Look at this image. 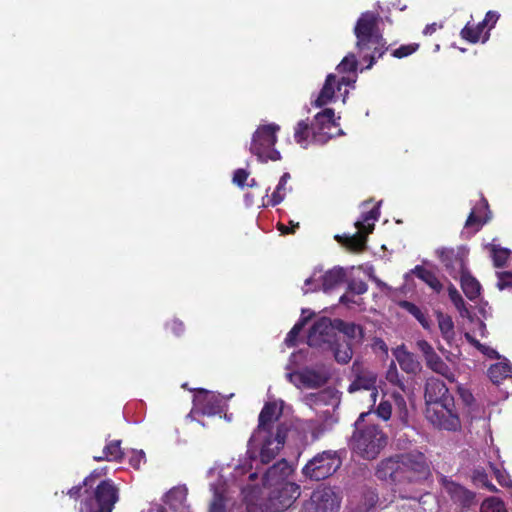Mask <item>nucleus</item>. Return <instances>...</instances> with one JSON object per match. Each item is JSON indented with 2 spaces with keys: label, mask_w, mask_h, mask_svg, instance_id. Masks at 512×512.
Segmentation results:
<instances>
[{
  "label": "nucleus",
  "mask_w": 512,
  "mask_h": 512,
  "mask_svg": "<svg viewBox=\"0 0 512 512\" xmlns=\"http://www.w3.org/2000/svg\"><path fill=\"white\" fill-rule=\"evenodd\" d=\"M334 327H336L337 331L343 333L350 340L361 342L364 338L363 328L353 322H345L341 319H334Z\"/></svg>",
  "instance_id": "nucleus-26"
},
{
  "label": "nucleus",
  "mask_w": 512,
  "mask_h": 512,
  "mask_svg": "<svg viewBox=\"0 0 512 512\" xmlns=\"http://www.w3.org/2000/svg\"><path fill=\"white\" fill-rule=\"evenodd\" d=\"M88 488H89V486H84L83 482H82L81 484L73 486L71 489H69L67 494L71 498L77 500L80 497H82L83 495L86 496L85 489H88Z\"/></svg>",
  "instance_id": "nucleus-54"
},
{
  "label": "nucleus",
  "mask_w": 512,
  "mask_h": 512,
  "mask_svg": "<svg viewBox=\"0 0 512 512\" xmlns=\"http://www.w3.org/2000/svg\"><path fill=\"white\" fill-rule=\"evenodd\" d=\"M485 27H486V21L480 22L476 27H470L469 24H467L461 30V36H462V38H464L472 43H476L480 39L481 33Z\"/></svg>",
  "instance_id": "nucleus-39"
},
{
  "label": "nucleus",
  "mask_w": 512,
  "mask_h": 512,
  "mask_svg": "<svg viewBox=\"0 0 512 512\" xmlns=\"http://www.w3.org/2000/svg\"><path fill=\"white\" fill-rule=\"evenodd\" d=\"M340 500L331 487L318 488L305 501L301 512H338Z\"/></svg>",
  "instance_id": "nucleus-12"
},
{
  "label": "nucleus",
  "mask_w": 512,
  "mask_h": 512,
  "mask_svg": "<svg viewBox=\"0 0 512 512\" xmlns=\"http://www.w3.org/2000/svg\"><path fill=\"white\" fill-rule=\"evenodd\" d=\"M269 490L267 498L260 505L270 512L288 509L301 494L300 486L296 483H284V486H275Z\"/></svg>",
  "instance_id": "nucleus-11"
},
{
  "label": "nucleus",
  "mask_w": 512,
  "mask_h": 512,
  "mask_svg": "<svg viewBox=\"0 0 512 512\" xmlns=\"http://www.w3.org/2000/svg\"><path fill=\"white\" fill-rule=\"evenodd\" d=\"M89 491L80 502L79 512H112L119 501V488L111 479H104Z\"/></svg>",
  "instance_id": "nucleus-4"
},
{
  "label": "nucleus",
  "mask_w": 512,
  "mask_h": 512,
  "mask_svg": "<svg viewBox=\"0 0 512 512\" xmlns=\"http://www.w3.org/2000/svg\"><path fill=\"white\" fill-rule=\"evenodd\" d=\"M339 337L334 327V319L322 317L315 321L310 328L307 343L309 347L326 352L337 344Z\"/></svg>",
  "instance_id": "nucleus-10"
},
{
  "label": "nucleus",
  "mask_w": 512,
  "mask_h": 512,
  "mask_svg": "<svg viewBox=\"0 0 512 512\" xmlns=\"http://www.w3.org/2000/svg\"><path fill=\"white\" fill-rule=\"evenodd\" d=\"M393 355L396 358L400 368L407 374L416 375L422 370V365L417 357L407 351L405 345L398 346Z\"/></svg>",
  "instance_id": "nucleus-20"
},
{
  "label": "nucleus",
  "mask_w": 512,
  "mask_h": 512,
  "mask_svg": "<svg viewBox=\"0 0 512 512\" xmlns=\"http://www.w3.org/2000/svg\"><path fill=\"white\" fill-rule=\"evenodd\" d=\"M492 259L495 267H503L510 259L511 251L506 248H501L497 245L491 246Z\"/></svg>",
  "instance_id": "nucleus-38"
},
{
  "label": "nucleus",
  "mask_w": 512,
  "mask_h": 512,
  "mask_svg": "<svg viewBox=\"0 0 512 512\" xmlns=\"http://www.w3.org/2000/svg\"><path fill=\"white\" fill-rule=\"evenodd\" d=\"M375 475L395 485L421 483L431 476V469L425 454L412 450L380 461Z\"/></svg>",
  "instance_id": "nucleus-2"
},
{
  "label": "nucleus",
  "mask_w": 512,
  "mask_h": 512,
  "mask_svg": "<svg viewBox=\"0 0 512 512\" xmlns=\"http://www.w3.org/2000/svg\"><path fill=\"white\" fill-rule=\"evenodd\" d=\"M342 461L337 451L327 450L315 455L304 466L302 472L306 477L319 481L333 475Z\"/></svg>",
  "instance_id": "nucleus-8"
},
{
  "label": "nucleus",
  "mask_w": 512,
  "mask_h": 512,
  "mask_svg": "<svg viewBox=\"0 0 512 512\" xmlns=\"http://www.w3.org/2000/svg\"><path fill=\"white\" fill-rule=\"evenodd\" d=\"M418 44L402 45L392 52V55L396 58H403L411 55L418 49Z\"/></svg>",
  "instance_id": "nucleus-51"
},
{
  "label": "nucleus",
  "mask_w": 512,
  "mask_h": 512,
  "mask_svg": "<svg viewBox=\"0 0 512 512\" xmlns=\"http://www.w3.org/2000/svg\"><path fill=\"white\" fill-rule=\"evenodd\" d=\"M250 172L246 169H237L234 171L232 176V182L240 188H244L246 186V181L248 180Z\"/></svg>",
  "instance_id": "nucleus-47"
},
{
  "label": "nucleus",
  "mask_w": 512,
  "mask_h": 512,
  "mask_svg": "<svg viewBox=\"0 0 512 512\" xmlns=\"http://www.w3.org/2000/svg\"><path fill=\"white\" fill-rule=\"evenodd\" d=\"M425 362L428 368L434 372L441 374L442 376L451 379L453 377L449 366L441 359V357L435 352V350L425 358Z\"/></svg>",
  "instance_id": "nucleus-30"
},
{
  "label": "nucleus",
  "mask_w": 512,
  "mask_h": 512,
  "mask_svg": "<svg viewBox=\"0 0 512 512\" xmlns=\"http://www.w3.org/2000/svg\"><path fill=\"white\" fill-rule=\"evenodd\" d=\"M393 403L395 410V418L400 422L402 427L408 425L409 412L407 409L406 401L400 394H393Z\"/></svg>",
  "instance_id": "nucleus-35"
},
{
  "label": "nucleus",
  "mask_w": 512,
  "mask_h": 512,
  "mask_svg": "<svg viewBox=\"0 0 512 512\" xmlns=\"http://www.w3.org/2000/svg\"><path fill=\"white\" fill-rule=\"evenodd\" d=\"M393 411V404L389 400H381L376 408V414L379 418L387 421L391 418Z\"/></svg>",
  "instance_id": "nucleus-45"
},
{
  "label": "nucleus",
  "mask_w": 512,
  "mask_h": 512,
  "mask_svg": "<svg viewBox=\"0 0 512 512\" xmlns=\"http://www.w3.org/2000/svg\"><path fill=\"white\" fill-rule=\"evenodd\" d=\"M145 459V453L141 451L134 452V454L131 456L129 463L132 467L138 469L140 467V463L142 460Z\"/></svg>",
  "instance_id": "nucleus-57"
},
{
  "label": "nucleus",
  "mask_w": 512,
  "mask_h": 512,
  "mask_svg": "<svg viewBox=\"0 0 512 512\" xmlns=\"http://www.w3.org/2000/svg\"><path fill=\"white\" fill-rule=\"evenodd\" d=\"M280 127L276 124L262 125L254 132L250 144V151L256 155L261 162L268 160L277 161L281 159L280 152L274 148L277 142L276 133Z\"/></svg>",
  "instance_id": "nucleus-5"
},
{
  "label": "nucleus",
  "mask_w": 512,
  "mask_h": 512,
  "mask_svg": "<svg viewBox=\"0 0 512 512\" xmlns=\"http://www.w3.org/2000/svg\"><path fill=\"white\" fill-rule=\"evenodd\" d=\"M499 290L512 288V272H497Z\"/></svg>",
  "instance_id": "nucleus-50"
},
{
  "label": "nucleus",
  "mask_w": 512,
  "mask_h": 512,
  "mask_svg": "<svg viewBox=\"0 0 512 512\" xmlns=\"http://www.w3.org/2000/svg\"><path fill=\"white\" fill-rule=\"evenodd\" d=\"M342 83L348 84L349 81L345 77H342L341 81H338L334 74H329L317 99L314 101V105L316 107H322L329 103L333 99L336 90H340Z\"/></svg>",
  "instance_id": "nucleus-22"
},
{
  "label": "nucleus",
  "mask_w": 512,
  "mask_h": 512,
  "mask_svg": "<svg viewBox=\"0 0 512 512\" xmlns=\"http://www.w3.org/2000/svg\"><path fill=\"white\" fill-rule=\"evenodd\" d=\"M480 512H506V510L501 500L489 498L482 503Z\"/></svg>",
  "instance_id": "nucleus-41"
},
{
  "label": "nucleus",
  "mask_w": 512,
  "mask_h": 512,
  "mask_svg": "<svg viewBox=\"0 0 512 512\" xmlns=\"http://www.w3.org/2000/svg\"><path fill=\"white\" fill-rule=\"evenodd\" d=\"M346 277V272L342 267H334L333 269L327 271L322 278V290L325 293L330 292L337 286H339Z\"/></svg>",
  "instance_id": "nucleus-25"
},
{
  "label": "nucleus",
  "mask_w": 512,
  "mask_h": 512,
  "mask_svg": "<svg viewBox=\"0 0 512 512\" xmlns=\"http://www.w3.org/2000/svg\"><path fill=\"white\" fill-rule=\"evenodd\" d=\"M400 306L411 315H413L423 326V328L428 329L430 327L428 317L421 311L418 306L409 301H401Z\"/></svg>",
  "instance_id": "nucleus-37"
},
{
  "label": "nucleus",
  "mask_w": 512,
  "mask_h": 512,
  "mask_svg": "<svg viewBox=\"0 0 512 512\" xmlns=\"http://www.w3.org/2000/svg\"><path fill=\"white\" fill-rule=\"evenodd\" d=\"M310 131H312V129L308 123H306L303 120L298 122L294 134L296 142L298 144H302L304 141H306L307 138L309 137Z\"/></svg>",
  "instance_id": "nucleus-43"
},
{
  "label": "nucleus",
  "mask_w": 512,
  "mask_h": 512,
  "mask_svg": "<svg viewBox=\"0 0 512 512\" xmlns=\"http://www.w3.org/2000/svg\"><path fill=\"white\" fill-rule=\"evenodd\" d=\"M499 18V15L494 11L487 12L485 19L483 21H486V25L488 22H493L495 24Z\"/></svg>",
  "instance_id": "nucleus-64"
},
{
  "label": "nucleus",
  "mask_w": 512,
  "mask_h": 512,
  "mask_svg": "<svg viewBox=\"0 0 512 512\" xmlns=\"http://www.w3.org/2000/svg\"><path fill=\"white\" fill-rule=\"evenodd\" d=\"M353 369L356 371V377L354 381L349 385L348 391L350 393H353L360 389L371 391L370 397L375 403L376 397L378 395V391L375 386L377 374L372 371L364 369L359 370L358 368H356V362L353 364Z\"/></svg>",
  "instance_id": "nucleus-18"
},
{
  "label": "nucleus",
  "mask_w": 512,
  "mask_h": 512,
  "mask_svg": "<svg viewBox=\"0 0 512 512\" xmlns=\"http://www.w3.org/2000/svg\"><path fill=\"white\" fill-rule=\"evenodd\" d=\"M365 499H366V504L368 505L369 508H371V507L375 506L376 502L378 501V495L373 491H369L366 494Z\"/></svg>",
  "instance_id": "nucleus-62"
},
{
  "label": "nucleus",
  "mask_w": 512,
  "mask_h": 512,
  "mask_svg": "<svg viewBox=\"0 0 512 512\" xmlns=\"http://www.w3.org/2000/svg\"><path fill=\"white\" fill-rule=\"evenodd\" d=\"M474 482L481 487H484L488 489L491 492L497 491L495 485H493L489 480L488 476L485 472L480 470H475L474 476H473Z\"/></svg>",
  "instance_id": "nucleus-46"
},
{
  "label": "nucleus",
  "mask_w": 512,
  "mask_h": 512,
  "mask_svg": "<svg viewBox=\"0 0 512 512\" xmlns=\"http://www.w3.org/2000/svg\"><path fill=\"white\" fill-rule=\"evenodd\" d=\"M306 322H307V319L305 318V319L300 320L293 326V328L290 330V332L288 333V335L285 339V343L287 346L292 347L296 344V339H297L299 333L304 328Z\"/></svg>",
  "instance_id": "nucleus-44"
},
{
  "label": "nucleus",
  "mask_w": 512,
  "mask_h": 512,
  "mask_svg": "<svg viewBox=\"0 0 512 512\" xmlns=\"http://www.w3.org/2000/svg\"><path fill=\"white\" fill-rule=\"evenodd\" d=\"M312 129V141L319 145L326 144L329 139H331V136H327L326 134L322 133V130L316 129L314 126L311 127Z\"/></svg>",
  "instance_id": "nucleus-53"
},
{
  "label": "nucleus",
  "mask_w": 512,
  "mask_h": 512,
  "mask_svg": "<svg viewBox=\"0 0 512 512\" xmlns=\"http://www.w3.org/2000/svg\"><path fill=\"white\" fill-rule=\"evenodd\" d=\"M330 351L333 352L336 362L342 365L347 364L353 356L352 345L346 341L340 342L338 340L337 344L333 345Z\"/></svg>",
  "instance_id": "nucleus-34"
},
{
  "label": "nucleus",
  "mask_w": 512,
  "mask_h": 512,
  "mask_svg": "<svg viewBox=\"0 0 512 512\" xmlns=\"http://www.w3.org/2000/svg\"><path fill=\"white\" fill-rule=\"evenodd\" d=\"M194 407L203 415L214 416L221 414L223 409V397L219 393L198 390L193 399Z\"/></svg>",
  "instance_id": "nucleus-15"
},
{
  "label": "nucleus",
  "mask_w": 512,
  "mask_h": 512,
  "mask_svg": "<svg viewBox=\"0 0 512 512\" xmlns=\"http://www.w3.org/2000/svg\"><path fill=\"white\" fill-rule=\"evenodd\" d=\"M411 273L425 282L435 292L439 293L443 289L442 283L432 271L417 265L414 269L411 270Z\"/></svg>",
  "instance_id": "nucleus-28"
},
{
  "label": "nucleus",
  "mask_w": 512,
  "mask_h": 512,
  "mask_svg": "<svg viewBox=\"0 0 512 512\" xmlns=\"http://www.w3.org/2000/svg\"><path fill=\"white\" fill-rule=\"evenodd\" d=\"M379 216V210L378 208H373L369 212L365 213L363 215L362 220H359L355 223L356 228L358 229V232L355 233L352 236H336V240L341 243L342 245L346 246L348 249L352 251H361L365 248L366 241H367V234L370 233L374 226L369 225V230L363 233V230L365 229V222H368L370 220H377Z\"/></svg>",
  "instance_id": "nucleus-13"
},
{
  "label": "nucleus",
  "mask_w": 512,
  "mask_h": 512,
  "mask_svg": "<svg viewBox=\"0 0 512 512\" xmlns=\"http://www.w3.org/2000/svg\"><path fill=\"white\" fill-rule=\"evenodd\" d=\"M121 440H111L106 443L100 455L93 456L96 462L114 461L121 462L124 458V451L121 447Z\"/></svg>",
  "instance_id": "nucleus-24"
},
{
  "label": "nucleus",
  "mask_w": 512,
  "mask_h": 512,
  "mask_svg": "<svg viewBox=\"0 0 512 512\" xmlns=\"http://www.w3.org/2000/svg\"><path fill=\"white\" fill-rule=\"evenodd\" d=\"M185 499L186 493L184 490L174 487L165 494L163 502L173 511H178L183 508Z\"/></svg>",
  "instance_id": "nucleus-33"
},
{
  "label": "nucleus",
  "mask_w": 512,
  "mask_h": 512,
  "mask_svg": "<svg viewBox=\"0 0 512 512\" xmlns=\"http://www.w3.org/2000/svg\"><path fill=\"white\" fill-rule=\"evenodd\" d=\"M347 288L353 294L362 295L367 292L368 285L362 280H351Z\"/></svg>",
  "instance_id": "nucleus-49"
},
{
  "label": "nucleus",
  "mask_w": 512,
  "mask_h": 512,
  "mask_svg": "<svg viewBox=\"0 0 512 512\" xmlns=\"http://www.w3.org/2000/svg\"><path fill=\"white\" fill-rule=\"evenodd\" d=\"M286 378H287V380L290 383H292L296 387L302 386V384H301V370L300 371H294V372L287 373L286 374Z\"/></svg>",
  "instance_id": "nucleus-59"
},
{
  "label": "nucleus",
  "mask_w": 512,
  "mask_h": 512,
  "mask_svg": "<svg viewBox=\"0 0 512 512\" xmlns=\"http://www.w3.org/2000/svg\"><path fill=\"white\" fill-rule=\"evenodd\" d=\"M438 326L441 335L448 344H452L455 339L454 323L449 315L437 312Z\"/></svg>",
  "instance_id": "nucleus-32"
},
{
  "label": "nucleus",
  "mask_w": 512,
  "mask_h": 512,
  "mask_svg": "<svg viewBox=\"0 0 512 512\" xmlns=\"http://www.w3.org/2000/svg\"><path fill=\"white\" fill-rule=\"evenodd\" d=\"M289 179L290 174L288 172H285L281 176L279 183L276 187V190L272 193V197L270 200L272 206H276L283 201L285 196V193L283 191L285 190V185Z\"/></svg>",
  "instance_id": "nucleus-40"
},
{
  "label": "nucleus",
  "mask_w": 512,
  "mask_h": 512,
  "mask_svg": "<svg viewBox=\"0 0 512 512\" xmlns=\"http://www.w3.org/2000/svg\"><path fill=\"white\" fill-rule=\"evenodd\" d=\"M287 435V428L284 425H278L275 433L262 434L256 441L248 442L247 455L239 459L231 473V480L241 495L251 501L254 495L248 492L252 487L253 492L258 490V475L260 465L264 466L272 461L284 446Z\"/></svg>",
  "instance_id": "nucleus-1"
},
{
  "label": "nucleus",
  "mask_w": 512,
  "mask_h": 512,
  "mask_svg": "<svg viewBox=\"0 0 512 512\" xmlns=\"http://www.w3.org/2000/svg\"><path fill=\"white\" fill-rule=\"evenodd\" d=\"M486 221H481L480 218L478 216L475 215L474 211H472L470 213V215L468 216L467 220H466V223H465V227H471L472 225L474 224H484Z\"/></svg>",
  "instance_id": "nucleus-61"
},
{
  "label": "nucleus",
  "mask_w": 512,
  "mask_h": 512,
  "mask_svg": "<svg viewBox=\"0 0 512 512\" xmlns=\"http://www.w3.org/2000/svg\"><path fill=\"white\" fill-rule=\"evenodd\" d=\"M292 473L293 468L285 459H281L265 470L260 468L259 474H261V478H258V490L253 492L252 487L248 488V492L254 495L253 500L249 501L244 497V495H242L247 507L249 508L250 506L257 504L261 490L260 484L265 488L272 489L275 486H284V483H293L292 481H289V477Z\"/></svg>",
  "instance_id": "nucleus-6"
},
{
  "label": "nucleus",
  "mask_w": 512,
  "mask_h": 512,
  "mask_svg": "<svg viewBox=\"0 0 512 512\" xmlns=\"http://www.w3.org/2000/svg\"><path fill=\"white\" fill-rule=\"evenodd\" d=\"M425 417L433 426L439 429L456 431L460 427L454 399H448L447 402L443 403L426 405Z\"/></svg>",
  "instance_id": "nucleus-9"
},
{
  "label": "nucleus",
  "mask_w": 512,
  "mask_h": 512,
  "mask_svg": "<svg viewBox=\"0 0 512 512\" xmlns=\"http://www.w3.org/2000/svg\"><path fill=\"white\" fill-rule=\"evenodd\" d=\"M416 346L422 352L424 359L434 351V348L426 340L417 341Z\"/></svg>",
  "instance_id": "nucleus-56"
},
{
  "label": "nucleus",
  "mask_w": 512,
  "mask_h": 512,
  "mask_svg": "<svg viewBox=\"0 0 512 512\" xmlns=\"http://www.w3.org/2000/svg\"><path fill=\"white\" fill-rule=\"evenodd\" d=\"M330 379V374L324 368L305 367L301 370V384L310 389L324 386Z\"/></svg>",
  "instance_id": "nucleus-21"
},
{
  "label": "nucleus",
  "mask_w": 512,
  "mask_h": 512,
  "mask_svg": "<svg viewBox=\"0 0 512 512\" xmlns=\"http://www.w3.org/2000/svg\"><path fill=\"white\" fill-rule=\"evenodd\" d=\"M458 278L460 279L461 288H462L463 292L465 293V295L470 300L476 299L480 294V288H481L480 283L476 280V278H474L470 274L468 269L463 271V273H461L458 276Z\"/></svg>",
  "instance_id": "nucleus-27"
},
{
  "label": "nucleus",
  "mask_w": 512,
  "mask_h": 512,
  "mask_svg": "<svg viewBox=\"0 0 512 512\" xmlns=\"http://www.w3.org/2000/svg\"><path fill=\"white\" fill-rule=\"evenodd\" d=\"M101 477H103L102 473H100L99 468H96L87 477L84 478L83 485L92 488L96 479Z\"/></svg>",
  "instance_id": "nucleus-55"
},
{
  "label": "nucleus",
  "mask_w": 512,
  "mask_h": 512,
  "mask_svg": "<svg viewBox=\"0 0 512 512\" xmlns=\"http://www.w3.org/2000/svg\"><path fill=\"white\" fill-rule=\"evenodd\" d=\"M436 254L444 265L445 270L454 279H458V276L467 269V252L464 248H458L457 250L453 248H439L436 250Z\"/></svg>",
  "instance_id": "nucleus-14"
},
{
  "label": "nucleus",
  "mask_w": 512,
  "mask_h": 512,
  "mask_svg": "<svg viewBox=\"0 0 512 512\" xmlns=\"http://www.w3.org/2000/svg\"><path fill=\"white\" fill-rule=\"evenodd\" d=\"M512 376V365L499 362L492 365L488 370V377L494 384H499L503 380Z\"/></svg>",
  "instance_id": "nucleus-31"
},
{
  "label": "nucleus",
  "mask_w": 512,
  "mask_h": 512,
  "mask_svg": "<svg viewBox=\"0 0 512 512\" xmlns=\"http://www.w3.org/2000/svg\"><path fill=\"white\" fill-rule=\"evenodd\" d=\"M448 295L455 307L461 306L465 303L464 299L453 284H450L448 287Z\"/></svg>",
  "instance_id": "nucleus-52"
},
{
  "label": "nucleus",
  "mask_w": 512,
  "mask_h": 512,
  "mask_svg": "<svg viewBox=\"0 0 512 512\" xmlns=\"http://www.w3.org/2000/svg\"><path fill=\"white\" fill-rule=\"evenodd\" d=\"M357 60L353 53H349L337 66L340 73L354 72L357 69Z\"/></svg>",
  "instance_id": "nucleus-42"
},
{
  "label": "nucleus",
  "mask_w": 512,
  "mask_h": 512,
  "mask_svg": "<svg viewBox=\"0 0 512 512\" xmlns=\"http://www.w3.org/2000/svg\"><path fill=\"white\" fill-rule=\"evenodd\" d=\"M386 379L393 385H397L399 387H403V383L400 379V375L398 373L397 367L394 362H392L387 370Z\"/></svg>",
  "instance_id": "nucleus-48"
},
{
  "label": "nucleus",
  "mask_w": 512,
  "mask_h": 512,
  "mask_svg": "<svg viewBox=\"0 0 512 512\" xmlns=\"http://www.w3.org/2000/svg\"><path fill=\"white\" fill-rule=\"evenodd\" d=\"M281 414L282 409L278 408L275 402L266 403L259 414L258 427L251 436V442L256 441L262 434L273 433L274 423Z\"/></svg>",
  "instance_id": "nucleus-17"
},
{
  "label": "nucleus",
  "mask_w": 512,
  "mask_h": 512,
  "mask_svg": "<svg viewBox=\"0 0 512 512\" xmlns=\"http://www.w3.org/2000/svg\"><path fill=\"white\" fill-rule=\"evenodd\" d=\"M371 48H373L372 54L376 55V59L381 58L383 56V54L385 53V51L387 50L385 45H372Z\"/></svg>",
  "instance_id": "nucleus-63"
},
{
  "label": "nucleus",
  "mask_w": 512,
  "mask_h": 512,
  "mask_svg": "<svg viewBox=\"0 0 512 512\" xmlns=\"http://www.w3.org/2000/svg\"><path fill=\"white\" fill-rule=\"evenodd\" d=\"M210 479L209 487L213 492V500L210 503L209 512H224V476L223 467L215 465L208 471Z\"/></svg>",
  "instance_id": "nucleus-16"
},
{
  "label": "nucleus",
  "mask_w": 512,
  "mask_h": 512,
  "mask_svg": "<svg viewBox=\"0 0 512 512\" xmlns=\"http://www.w3.org/2000/svg\"><path fill=\"white\" fill-rule=\"evenodd\" d=\"M329 125L337 126L338 124L334 121V110L326 108L315 116V121L311 127L314 126L318 130H323Z\"/></svg>",
  "instance_id": "nucleus-36"
},
{
  "label": "nucleus",
  "mask_w": 512,
  "mask_h": 512,
  "mask_svg": "<svg viewBox=\"0 0 512 512\" xmlns=\"http://www.w3.org/2000/svg\"><path fill=\"white\" fill-rule=\"evenodd\" d=\"M368 413H361L355 422V431L351 437L352 450L366 460L375 459L387 445V436L376 425H364Z\"/></svg>",
  "instance_id": "nucleus-3"
},
{
  "label": "nucleus",
  "mask_w": 512,
  "mask_h": 512,
  "mask_svg": "<svg viewBox=\"0 0 512 512\" xmlns=\"http://www.w3.org/2000/svg\"><path fill=\"white\" fill-rule=\"evenodd\" d=\"M379 15L370 11L362 13L354 27L356 47L360 51L371 49L372 45H385L378 28Z\"/></svg>",
  "instance_id": "nucleus-7"
},
{
  "label": "nucleus",
  "mask_w": 512,
  "mask_h": 512,
  "mask_svg": "<svg viewBox=\"0 0 512 512\" xmlns=\"http://www.w3.org/2000/svg\"><path fill=\"white\" fill-rule=\"evenodd\" d=\"M477 349L481 351L484 355L488 356L489 358H498L499 355L496 350L493 348L483 345L480 342H477Z\"/></svg>",
  "instance_id": "nucleus-58"
},
{
  "label": "nucleus",
  "mask_w": 512,
  "mask_h": 512,
  "mask_svg": "<svg viewBox=\"0 0 512 512\" xmlns=\"http://www.w3.org/2000/svg\"><path fill=\"white\" fill-rule=\"evenodd\" d=\"M303 400L309 406L334 405L339 401V397L335 389L325 388L318 392L306 394Z\"/></svg>",
  "instance_id": "nucleus-23"
},
{
  "label": "nucleus",
  "mask_w": 512,
  "mask_h": 512,
  "mask_svg": "<svg viewBox=\"0 0 512 512\" xmlns=\"http://www.w3.org/2000/svg\"><path fill=\"white\" fill-rule=\"evenodd\" d=\"M448 490L455 501L460 502L464 507H470L474 503L475 494L465 489L464 487L451 483L448 486Z\"/></svg>",
  "instance_id": "nucleus-29"
},
{
  "label": "nucleus",
  "mask_w": 512,
  "mask_h": 512,
  "mask_svg": "<svg viewBox=\"0 0 512 512\" xmlns=\"http://www.w3.org/2000/svg\"><path fill=\"white\" fill-rule=\"evenodd\" d=\"M168 327L176 335H180L184 331V324L178 319L172 320Z\"/></svg>",
  "instance_id": "nucleus-60"
},
{
  "label": "nucleus",
  "mask_w": 512,
  "mask_h": 512,
  "mask_svg": "<svg viewBox=\"0 0 512 512\" xmlns=\"http://www.w3.org/2000/svg\"><path fill=\"white\" fill-rule=\"evenodd\" d=\"M425 404L447 402L448 399H454L449 393L445 383L437 378H429L425 384Z\"/></svg>",
  "instance_id": "nucleus-19"
}]
</instances>
